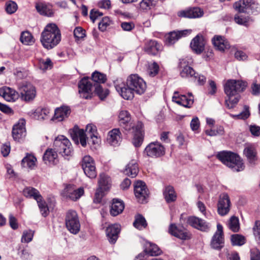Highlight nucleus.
I'll use <instances>...</instances> for the list:
<instances>
[{"label": "nucleus", "instance_id": "7", "mask_svg": "<svg viewBox=\"0 0 260 260\" xmlns=\"http://www.w3.org/2000/svg\"><path fill=\"white\" fill-rule=\"evenodd\" d=\"M66 225L70 233L77 234L80 229V223L77 212L72 210H69L66 216Z\"/></svg>", "mask_w": 260, "mask_h": 260}, {"label": "nucleus", "instance_id": "27", "mask_svg": "<svg viewBox=\"0 0 260 260\" xmlns=\"http://www.w3.org/2000/svg\"><path fill=\"white\" fill-rule=\"evenodd\" d=\"M109 144L113 146H118L122 141V135L118 128H114L109 131L107 138Z\"/></svg>", "mask_w": 260, "mask_h": 260}, {"label": "nucleus", "instance_id": "60", "mask_svg": "<svg viewBox=\"0 0 260 260\" xmlns=\"http://www.w3.org/2000/svg\"><path fill=\"white\" fill-rule=\"evenodd\" d=\"M74 35L77 40L82 39L86 36L85 31L81 27H77L74 29Z\"/></svg>", "mask_w": 260, "mask_h": 260}, {"label": "nucleus", "instance_id": "16", "mask_svg": "<svg viewBox=\"0 0 260 260\" xmlns=\"http://www.w3.org/2000/svg\"><path fill=\"white\" fill-rule=\"evenodd\" d=\"M172 101L184 107L190 108L193 103V98L191 93H189L186 96L175 91L172 97Z\"/></svg>", "mask_w": 260, "mask_h": 260}, {"label": "nucleus", "instance_id": "20", "mask_svg": "<svg viewBox=\"0 0 260 260\" xmlns=\"http://www.w3.org/2000/svg\"><path fill=\"white\" fill-rule=\"evenodd\" d=\"M191 32L192 30L189 29L171 32L165 36V44L168 46L171 45L180 38L190 35Z\"/></svg>", "mask_w": 260, "mask_h": 260}, {"label": "nucleus", "instance_id": "59", "mask_svg": "<svg viewBox=\"0 0 260 260\" xmlns=\"http://www.w3.org/2000/svg\"><path fill=\"white\" fill-rule=\"evenodd\" d=\"M190 126L192 131L195 133H198V130L200 127V122L197 117H194L190 121Z\"/></svg>", "mask_w": 260, "mask_h": 260}, {"label": "nucleus", "instance_id": "52", "mask_svg": "<svg viewBox=\"0 0 260 260\" xmlns=\"http://www.w3.org/2000/svg\"><path fill=\"white\" fill-rule=\"evenodd\" d=\"M92 80L99 83H105L107 80L106 76L99 72L95 71L92 74Z\"/></svg>", "mask_w": 260, "mask_h": 260}, {"label": "nucleus", "instance_id": "61", "mask_svg": "<svg viewBox=\"0 0 260 260\" xmlns=\"http://www.w3.org/2000/svg\"><path fill=\"white\" fill-rule=\"evenodd\" d=\"M90 143L93 145L94 147L96 148L99 146L101 143V139L97 135L93 134V135H90Z\"/></svg>", "mask_w": 260, "mask_h": 260}, {"label": "nucleus", "instance_id": "10", "mask_svg": "<svg viewBox=\"0 0 260 260\" xmlns=\"http://www.w3.org/2000/svg\"><path fill=\"white\" fill-rule=\"evenodd\" d=\"M144 153L148 157L158 158L165 155V148L158 142H151L145 148Z\"/></svg>", "mask_w": 260, "mask_h": 260}, {"label": "nucleus", "instance_id": "53", "mask_svg": "<svg viewBox=\"0 0 260 260\" xmlns=\"http://www.w3.org/2000/svg\"><path fill=\"white\" fill-rule=\"evenodd\" d=\"M34 235V231L31 230H25L23 232L21 237V242L29 243L32 241Z\"/></svg>", "mask_w": 260, "mask_h": 260}, {"label": "nucleus", "instance_id": "46", "mask_svg": "<svg viewBox=\"0 0 260 260\" xmlns=\"http://www.w3.org/2000/svg\"><path fill=\"white\" fill-rule=\"evenodd\" d=\"M53 66L52 62L49 58H40L38 59V67L43 71L51 69Z\"/></svg>", "mask_w": 260, "mask_h": 260}, {"label": "nucleus", "instance_id": "5", "mask_svg": "<svg viewBox=\"0 0 260 260\" xmlns=\"http://www.w3.org/2000/svg\"><path fill=\"white\" fill-rule=\"evenodd\" d=\"M53 146L56 150L62 156H69L73 154V148L69 140L63 135L55 138Z\"/></svg>", "mask_w": 260, "mask_h": 260}, {"label": "nucleus", "instance_id": "4", "mask_svg": "<svg viewBox=\"0 0 260 260\" xmlns=\"http://www.w3.org/2000/svg\"><path fill=\"white\" fill-rule=\"evenodd\" d=\"M216 157L234 171L239 172L243 171L244 169L243 160L236 153L231 151H222L217 154Z\"/></svg>", "mask_w": 260, "mask_h": 260}, {"label": "nucleus", "instance_id": "26", "mask_svg": "<svg viewBox=\"0 0 260 260\" xmlns=\"http://www.w3.org/2000/svg\"><path fill=\"white\" fill-rule=\"evenodd\" d=\"M79 92L81 96L85 99L90 98L92 84L88 78L82 79L78 84Z\"/></svg>", "mask_w": 260, "mask_h": 260}, {"label": "nucleus", "instance_id": "8", "mask_svg": "<svg viewBox=\"0 0 260 260\" xmlns=\"http://www.w3.org/2000/svg\"><path fill=\"white\" fill-rule=\"evenodd\" d=\"M81 166L85 174L88 177L92 179L96 177L97 173L95 161L91 156H84L82 159Z\"/></svg>", "mask_w": 260, "mask_h": 260}, {"label": "nucleus", "instance_id": "56", "mask_svg": "<svg viewBox=\"0 0 260 260\" xmlns=\"http://www.w3.org/2000/svg\"><path fill=\"white\" fill-rule=\"evenodd\" d=\"M249 19V17H246L239 14L236 15L234 17V20L236 23L244 26H247Z\"/></svg>", "mask_w": 260, "mask_h": 260}, {"label": "nucleus", "instance_id": "47", "mask_svg": "<svg viewBox=\"0 0 260 260\" xmlns=\"http://www.w3.org/2000/svg\"><path fill=\"white\" fill-rule=\"evenodd\" d=\"M228 227L233 232H238L240 230L239 220L238 217L233 216L229 220Z\"/></svg>", "mask_w": 260, "mask_h": 260}, {"label": "nucleus", "instance_id": "45", "mask_svg": "<svg viewBox=\"0 0 260 260\" xmlns=\"http://www.w3.org/2000/svg\"><path fill=\"white\" fill-rule=\"evenodd\" d=\"M20 40L21 43L26 45H31L35 42V39L32 35L27 31L21 33Z\"/></svg>", "mask_w": 260, "mask_h": 260}, {"label": "nucleus", "instance_id": "2", "mask_svg": "<svg viewBox=\"0 0 260 260\" xmlns=\"http://www.w3.org/2000/svg\"><path fill=\"white\" fill-rule=\"evenodd\" d=\"M246 85L241 80H229L224 86V92L228 98L225 100L226 107H234L239 100V93L243 91Z\"/></svg>", "mask_w": 260, "mask_h": 260}, {"label": "nucleus", "instance_id": "64", "mask_svg": "<svg viewBox=\"0 0 260 260\" xmlns=\"http://www.w3.org/2000/svg\"><path fill=\"white\" fill-rule=\"evenodd\" d=\"M251 260H260V252L258 249L251 250Z\"/></svg>", "mask_w": 260, "mask_h": 260}, {"label": "nucleus", "instance_id": "44", "mask_svg": "<svg viewBox=\"0 0 260 260\" xmlns=\"http://www.w3.org/2000/svg\"><path fill=\"white\" fill-rule=\"evenodd\" d=\"M164 195L166 201L168 203L175 201L177 197L174 189L172 186H167L166 187L164 192Z\"/></svg>", "mask_w": 260, "mask_h": 260}, {"label": "nucleus", "instance_id": "21", "mask_svg": "<svg viewBox=\"0 0 260 260\" xmlns=\"http://www.w3.org/2000/svg\"><path fill=\"white\" fill-rule=\"evenodd\" d=\"M12 136L16 141H19L26 136L25 120L20 119L13 127Z\"/></svg>", "mask_w": 260, "mask_h": 260}, {"label": "nucleus", "instance_id": "38", "mask_svg": "<svg viewBox=\"0 0 260 260\" xmlns=\"http://www.w3.org/2000/svg\"><path fill=\"white\" fill-rule=\"evenodd\" d=\"M36 8L41 15L51 16L53 14L52 7L49 4L44 3H39L36 4Z\"/></svg>", "mask_w": 260, "mask_h": 260}, {"label": "nucleus", "instance_id": "22", "mask_svg": "<svg viewBox=\"0 0 260 260\" xmlns=\"http://www.w3.org/2000/svg\"><path fill=\"white\" fill-rule=\"evenodd\" d=\"M206 41L202 35H197L191 41L190 46L197 54H201L205 50Z\"/></svg>", "mask_w": 260, "mask_h": 260}, {"label": "nucleus", "instance_id": "25", "mask_svg": "<svg viewBox=\"0 0 260 260\" xmlns=\"http://www.w3.org/2000/svg\"><path fill=\"white\" fill-rule=\"evenodd\" d=\"M71 135L73 140L75 143H80L83 147L87 145V137L83 129H80L75 126L71 132Z\"/></svg>", "mask_w": 260, "mask_h": 260}, {"label": "nucleus", "instance_id": "9", "mask_svg": "<svg viewBox=\"0 0 260 260\" xmlns=\"http://www.w3.org/2000/svg\"><path fill=\"white\" fill-rule=\"evenodd\" d=\"M111 179L105 174H101L99 180V188L95 193L94 202L99 203L101 201L103 196V192L109 189L111 187Z\"/></svg>", "mask_w": 260, "mask_h": 260}, {"label": "nucleus", "instance_id": "48", "mask_svg": "<svg viewBox=\"0 0 260 260\" xmlns=\"http://www.w3.org/2000/svg\"><path fill=\"white\" fill-rule=\"evenodd\" d=\"M133 224L136 228L142 230L146 227L147 222L145 218L141 215L139 214L136 216Z\"/></svg>", "mask_w": 260, "mask_h": 260}, {"label": "nucleus", "instance_id": "42", "mask_svg": "<svg viewBox=\"0 0 260 260\" xmlns=\"http://www.w3.org/2000/svg\"><path fill=\"white\" fill-rule=\"evenodd\" d=\"M144 251L150 256L158 255L161 253V251L159 247L150 242L146 243Z\"/></svg>", "mask_w": 260, "mask_h": 260}, {"label": "nucleus", "instance_id": "15", "mask_svg": "<svg viewBox=\"0 0 260 260\" xmlns=\"http://www.w3.org/2000/svg\"><path fill=\"white\" fill-rule=\"evenodd\" d=\"M231 201L227 193H223L219 196L217 204V212L221 216L227 214L230 209Z\"/></svg>", "mask_w": 260, "mask_h": 260}, {"label": "nucleus", "instance_id": "14", "mask_svg": "<svg viewBox=\"0 0 260 260\" xmlns=\"http://www.w3.org/2000/svg\"><path fill=\"white\" fill-rule=\"evenodd\" d=\"M21 98L25 102H30L36 96L35 87L31 84L22 85L19 88Z\"/></svg>", "mask_w": 260, "mask_h": 260}, {"label": "nucleus", "instance_id": "40", "mask_svg": "<svg viewBox=\"0 0 260 260\" xmlns=\"http://www.w3.org/2000/svg\"><path fill=\"white\" fill-rule=\"evenodd\" d=\"M36 162L37 158L34 155L27 154L22 160V165L24 168L33 169L36 166Z\"/></svg>", "mask_w": 260, "mask_h": 260}, {"label": "nucleus", "instance_id": "3", "mask_svg": "<svg viewBox=\"0 0 260 260\" xmlns=\"http://www.w3.org/2000/svg\"><path fill=\"white\" fill-rule=\"evenodd\" d=\"M61 40V33L58 26L54 23L48 24L41 33L40 41L47 49H51L59 44Z\"/></svg>", "mask_w": 260, "mask_h": 260}, {"label": "nucleus", "instance_id": "63", "mask_svg": "<svg viewBox=\"0 0 260 260\" xmlns=\"http://www.w3.org/2000/svg\"><path fill=\"white\" fill-rule=\"evenodd\" d=\"M249 130L253 136L257 137L260 136V126L251 125L249 126Z\"/></svg>", "mask_w": 260, "mask_h": 260}, {"label": "nucleus", "instance_id": "11", "mask_svg": "<svg viewBox=\"0 0 260 260\" xmlns=\"http://www.w3.org/2000/svg\"><path fill=\"white\" fill-rule=\"evenodd\" d=\"M115 87L117 91L125 100H132L134 97V91L126 86L122 79H117L114 81Z\"/></svg>", "mask_w": 260, "mask_h": 260}, {"label": "nucleus", "instance_id": "34", "mask_svg": "<svg viewBox=\"0 0 260 260\" xmlns=\"http://www.w3.org/2000/svg\"><path fill=\"white\" fill-rule=\"evenodd\" d=\"M243 152L250 165H254L256 164L258 158L256 150L252 145H247L244 148Z\"/></svg>", "mask_w": 260, "mask_h": 260}, {"label": "nucleus", "instance_id": "43", "mask_svg": "<svg viewBox=\"0 0 260 260\" xmlns=\"http://www.w3.org/2000/svg\"><path fill=\"white\" fill-rule=\"evenodd\" d=\"M159 70V67L156 62H148L147 66V74L150 77L157 75Z\"/></svg>", "mask_w": 260, "mask_h": 260}, {"label": "nucleus", "instance_id": "30", "mask_svg": "<svg viewBox=\"0 0 260 260\" xmlns=\"http://www.w3.org/2000/svg\"><path fill=\"white\" fill-rule=\"evenodd\" d=\"M0 96L8 102H14L19 97L17 92L8 87H3L0 88Z\"/></svg>", "mask_w": 260, "mask_h": 260}, {"label": "nucleus", "instance_id": "32", "mask_svg": "<svg viewBox=\"0 0 260 260\" xmlns=\"http://www.w3.org/2000/svg\"><path fill=\"white\" fill-rule=\"evenodd\" d=\"M212 43L215 48L220 51H224L230 48V44L224 37L216 35L212 39Z\"/></svg>", "mask_w": 260, "mask_h": 260}, {"label": "nucleus", "instance_id": "36", "mask_svg": "<svg viewBox=\"0 0 260 260\" xmlns=\"http://www.w3.org/2000/svg\"><path fill=\"white\" fill-rule=\"evenodd\" d=\"M139 172L137 163L135 160H132L125 167L124 173L131 177H135Z\"/></svg>", "mask_w": 260, "mask_h": 260}, {"label": "nucleus", "instance_id": "12", "mask_svg": "<svg viewBox=\"0 0 260 260\" xmlns=\"http://www.w3.org/2000/svg\"><path fill=\"white\" fill-rule=\"evenodd\" d=\"M134 192L138 201L141 203L146 202L148 197V190L145 183L140 180L137 181L134 185Z\"/></svg>", "mask_w": 260, "mask_h": 260}, {"label": "nucleus", "instance_id": "39", "mask_svg": "<svg viewBox=\"0 0 260 260\" xmlns=\"http://www.w3.org/2000/svg\"><path fill=\"white\" fill-rule=\"evenodd\" d=\"M157 0H142L139 4L138 9L140 12H146L154 7Z\"/></svg>", "mask_w": 260, "mask_h": 260}, {"label": "nucleus", "instance_id": "17", "mask_svg": "<svg viewBox=\"0 0 260 260\" xmlns=\"http://www.w3.org/2000/svg\"><path fill=\"white\" fill-rule=\"evenodd\" d=\"M223 228L220 224L218 223L217 225V231L211 239L210 245L212 248L219 250L223 247Z\"/></svg>", "mask_w": 260, "mask_h": 260}, {"label": "nucleus", "instance_id": "41", "mask_svg": "<svg viewBox=\"0 0 260 260\" xmlns=\"http://www.w3.org/2000/svg\"><path fill=\"white\" fill-rule=\"evenodd\" d=\"M50 110L48 108H38L34 112V118L38 120L48 119L50 116Z\"/></svg>", "mask_w": 260, "mask_h": 260}, {"label": "nucleus", "instance_id": "24", "mask_svg": "<svg viewBox=\"0 0 260 260\" xmlns=\"http://www.w3.org/2000/svg\"><path fill=\"white\" fill-rule=\"evenodd\" d=\"M187 222L193 228L203 232L208 231L210 228L209 223L196 216L189 217L187 219Z\"/></svg>", "mask_w": 260, "mask_h": 260}, {"label": "nucleus", "instance_id": "18", "mask_svg": "<svg viewBox=\"0 0 260 260\" xmlns=\"http://www.w3.org/2000/svg\"><path fill=\"white\" fill-rule=\"evenodd\" d=\"M192 59L185 58L180 59L179 68L180 74L182 78L193 77L196 74L194 70L188 66L192 62Z\"/></svg>", "mask_w": 260, "mask_h": 260}, {"label": "nucleus", "instance_id": "28", "mask_svg": "<svg viewBox=\"0 0 260 260\" xmlns=\"http://www.w3.org/2000/svg\"><path fill=\"white\" fill-rule=\"evenodd\" d=\"M256 5L253 0H240L234 4V8L236 11L244 13L249 9L253 10Z\"/></svg>", "mask_w": 260, "mask_h": 260}, {"label": "nucleus", "instance_id": "37", "mask_svg": "<svg viewBox=\"0 0 260 260\" xmlns=\"http://www.w3.org/2000/svg\"><path fill=\"white\" fill-rule=\"evenodd\" d=\"M23 195L27 198H32L36 201L42 198V196L37 189L28 186L26 187L23 190Z\"/></svg>", "mask_w": 260, "mask_h": 260}, {"label": "nucleus", "instance_id": "19", "mask_svg": "<svg viewBox=\"0 0 260 260\" xmlns=\"http://www.w3.org/2000/svg\"><path fill=\"white\" fill-rule=\"evenodd\" d=\"M84 192L83 188L76 189L74 185H69L64 189L62 194L66 198L72 201H77L83 195Z\"/></svg>", "mask_w": 260, "mask_h": 260}, {"label": "nucleus", "instance_id": "1", "mask_svg": "<svg viewBox=\"0 0 260 260\" xmlns=\"http://www.w3.org/2000/svg\"><path fill=\"white\" fill-rule=\"evenodd\" d=\"M131 120V116L127 111L122 110L119 112L118 115L119 124L126 130H132L133 135L132 143L135 147H139L142 145L143 141V125L141 122L138 121L130 128Z\"/></svg>", "mask_w": 260, "mask_h": 260}, {"label": "nucleus", "instance_id": "29", "mask_svg": "<svg viewBox=\"0 0 260 260\" xmlns=\"http://www.w3.org/2000/svg\"><path fill=\"white\" fill-rule=\"evenodd\" d=\"M120 231V225L118 224H111L107 228L106 236L110 243L114 244L116 242Z\"/></svg>", "mask_w": 260, "mask_h": 260}, {"label": "nucleus", "instance_id": "62", "mask_svg": "<svg viewBox=\"0 0 260 260\" xmlns=\"http://www.w3.org/2000/svg\"><path fill=\"white\" fill-rule=\"evenodd\" d=\"M193 77L194 79V81L197 82L200 85H204L206 82V78L203 75L196 73V74L193 75Z\"/></svg>", "mask_w": 260, "mask_h": 260}, {"label": "nucleus", "instance_id": "50", "mask_svg": "<svg viewBox=\"0 0 260 260\" xmlns=\"http://www.w3.org/2000/svg\"><path fill=\"white\" fill-rule=\"evenodd\" d=\"M37 202L41 214L43 216L46 217L49 214V210L46 202L42 198L40 200L37 201Z\"/></svg>", "mask_w": 260, "mask_h": 260}, {"label": "nucleus", "instance_id": "58", "mask_svg": "<svg viewBox=\"0 0 260 260\" xmlns=\"http://www.w3.org/2000/svg\"><path fill=\"white\" fill-rule=\"evenodd\" d=\"M190 18H200L203 16L204 11L198 7L190 8Z\"/></svg>", "mask_w": 260, "mask_h": 260}, {"label": "nucleus", "instance_id": "33", "mask_svg": "<svg viewBox=\"0 0 260 260\" xmlns=\"http://www.w3.org/2000/svg\"><path fill=\"white\" fill-rule=\"evenodd\" d=\"M161 46L155 40L148 41L145 45L144 49L148 54L155 55L161 50Z\"/></svg>", "mask_w": 260, "mask_h": 260}, {"label": "nucleus", "instance_id": "31", "mask_svg": "<svg viewBox=\"0 0 260 260\" xmlns=\"http://www.w3.org/2000/svg\"><path fill=\"white\" fill-rule=\"evenodd\" d=\"M43 160L47 165H55L58 162L57 151L52 148L47 149L44 154Z\"/></svg>", "mask_w": 260, "mask_h": 260}, {"label": "nucleus", "instance_id": "57", "mask_svg": "<svg viewBox=\"0 0 260 260\" xmlns=\"http://www.w3.org/2000/svg\"><path fill=\"white\" fill-rule=\"evenodd\" d=\"M111 23L112 21L109 17H104L99 23V28L101 31H104Z\"/></svg>", "mask_w": 260, "mask_h": 260}, {"label": "nucleus", "instance_id": "35", "mask_svg": "<svg viewBox=\"0 0 260 260\" xmlns=\"http://www.w3.org/2000/svg\"><path fill=\"white\" fill-rule=\"evenodd\" d=\"M124 208V204L122 201L114 199L111 206L110 214L113 216L121 213Z\"/></svg>", "mask_w": 260, "mask_h": 260}, {"label": "nucleus", "instance_id": "13", "mask_svg": "<svg viewBox=\"0 0 260 260\" xmlns=\"http://www.w3.org/2000/svg\"><path fill=\"white\" fill-rule=\"evenodd\" d=\"M169 233L172 236L182 240L191 238V234L183 226L171 224L169 228Z\"/></svg>", "mask_w": 260, "mask_h": 260}, {"label": "nucleus", "instance_id": "51", "mask_svg": "<svg viewBox=\"0 0 260 260\" xmlns=\"http://www.w3.org/2000/svg\"><path fill=\"white\" fill-rule=\"evenodd\" d=\"M231 241L234 245L241 246L245 243V238L241 235L234 234L231 236Z\"/></svg>", "mask_w": 260, "mask_h": 260}, {"label": "nucleus", "instance_id": "23", "mask_svg": "<svg viewBox=\"0 0 260 260\" xmlns=\"http://www.w3.org/2000/svg\"><path fill=\"white\" fill-rule=\"evenodd\" d=\"M70 113L71 110L69 107L61 106L55 109L54 115L51 120L55 122L62 121L68 118Z\"/></svg>", "mask_w": 260, "mask_h": 260}, {"label": "nucleus", "instance_id": "54", "mask_svg": "<svg viewBox=\"0 0 260 260\" xmlns=\"http://www.w3.org/2000/svg\"><path fill=\"white\" fill-rule=\"evenodd\" d=\"M95 92L100 99L104 100L109 93L108 89L103 88L101 85H97L95 88Z\"/></svg>", "mask_w": 260, "mask_h": 260}, {"label": "nucleus", "instance_id": "55", "mask_svg": "<svg viewBox=\"0 0 260 260\" xmlns=\"http://www.w3.org/2000/svg\"><path fill=\"white\" fill-rule=\"evenodd\" d=\"M6 11L7 13L12 14L14 13L17 10V4L12 1H9L6 3Z\"/></svg>", "mask_w": 260, "mask_h": 260}, {"label": "nucleus", "instance_id": "49", "mask_svg": "<svg viewBox=\"0 0 260 260\" xmlns=\"http://www.w3.org/2000/svg\"><path fill=\"white\" fill-rule=\"evenodd\" d=\"M249 107L248 106H244L243 111L239 114H230V116L235 119H247L250 116Z\"/></svg>", "mask_w": 260, "mask_h": 260}, {"label": "nucleus", "instance_id": "6", "mask_svg": "<svg viewBox=\"0 0 260 260\" xmlns=\"http://www.w3.org/2000/svg\"><path fill=\"white\" fill-rule=\"evenodd\" d=\"M126 85L139 95L143 94L147 88L145 81L137 74H132L128 77Z\"/></svg>", "mask_w": 260, "mask_h": 260}]
</instances>
